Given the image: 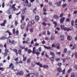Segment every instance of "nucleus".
Instances as JSON below:
<instances>
[{
	"instance_id": "obj_48",
	"label": "nucleus",
	"mask_w": 77,
	"mask_h": 77,
	"mask_svg": "<svg viewBox=\"0 0 77 77\" xmlns=\"http://www.w3.org/2000/svg\"><path fill=\"white\" fill-rule=\"evenodd\" d=\"M70 20V19L69 18H66V21H67V22H69V21Z\"/></svg>"
},
{
	"instance_id": "obj_24",
	"label": "nucleus",
	"mask_w": 77,
	"mask_h": 77,
	"mask_svg": "<svg viewBox=\"0 0 77 77\" xmlns=\"http://www.w3.org/2000/svg\"><path fill=\"white\" fill-rule=\"evenodd\" d=\"M33 13L34 14H36V8H35L33 10Z\"/></svg>"
},
{
	"instance_id": "obj_42",
	"label": "nucleus",
	"mask_w": 77,
	"mask_h": 77,
	"mask_svg": "<svg viewBox=\"0 0 77 77\" xmlns=\"http://www.w3.org/2000/svg\"><path fill=\"white\" fill-rule=\"evenodd\" d=\"M27 6L28 7H30L31 6V3H28L27 4Z\"/></svg>"
},
{
	"instance_id": "obj_35",
	"label": "nucleus",
	"mask_w": 77,
	"mask_h": 77,
	"mask_svg": "<svg viewBox=\"0 0 77 77\" xmlns=\"http://www.w3.org/2000/svg\"><path fill=\"white\" fill-rule=\"evenodd\" d=\"M13 34H15V28H14L13 29Z\"/></svg>"
},
{
	"instance_id": "obj_5",
	"label": "nucleus",
	"mask_w": 77,
	"mask_h": 77,
	"mask_svg": "<svg viewBox=\"0 0 77 77\" xmlns=\"http://www.w3.org/2000/svg\"><path fill=\"white\" fill-rule=\"evenodd\" d=\"M11 69H14V65H13V63H11L10 65L9 66V68H11Z\"/></svg>"
},
{
	"instance_id": "obj_30",
	"label": "nucleus",
	"mask_w": 77,
	"mask_h": 77,
	"mask_svg": "<svg viewBox=\"0 0 77 77\" xmlns=\"http://www.w3.org/2000/svg\"><path fill=\"white\" fill-rule=\"evenodd\" d=\"M21 17L22 18V21H24V18H25V16H24V15H22L21 16Z\"/></svg>"
},
{
	"instance_id": "obj_12",
	"label": "nucleus",
	"mask_w": 77,
	"mask_h": 77,
	"mask_svg": "<svg viewBox=\"0 0 77 77\" xmlns=\"http://www.w3.org/2000/svg\"><path fill=\"white\" fill-rule=\"evenodd\" d=\"M54 57H50V60L52 61V62H54Z\"/></svg>"
},
{
	"instance_id": "obj_3",
	"label": "nucleus",
	"mask_w": 77,
	"mask_h": 77,
	"mask_svg": "<svg viewBox=\"0 0 77 77\" xmlns=\"http://www.w3.org/2000/svg\"><path fill=\"white\" fill-rule=\"evenodd\" d=\"M65 18L64 17H63L60 20V23L61 24H62V23H63V22L64 21V20H65Z\"/></svg>"
},
{
	"instance_id": "obj_20",
	"label": "nucleus",
	"mask_w": 77,
	"mask_h": 77,
	"mask_svg": "<svg viewBox=\"0 0 77 77\" xmlns=\"http://www.w3.org/2000/svg\"><path fill=\"white\" fill-rule=\"evenodd\" d=\"M6 12L8 14V15H10L11 14V11H9V10H8L7 11H6Z\"/></svg>"
},
{
	"instance_id": "obj_32",
	"label": "nucleus",
	"mask_w": 77,
	"mask_h": 77,
	"mask_svg": "<svg viewBox=\"0 0 77 77\" xmlns=\"http://www.w3.org/2000/svg\"><path fill=\"white\" fill-rule=\"evenodd\" d=\"M15 41L14 40H13L11 41V44H15Z\"/></svg>"
},
{
	"instance_id": "obj_55",
	"label": "nucleus",
	"mask_w": 77,
	"mask_h": 77,
	"mask_svg": "<svg viewBox=\"0 0 77 77\" xmlns=\"http://www.w3.org/2000/svg\"><path fill=\"white\" fill-rule=\"evenodd\" d=\"M75 55L76 57V58H77V52H75Z\"/></svg>"
},
{
	"instance_id": "obj_54",
	"label": "nucleus",
	"mask_w": 77,
	"mask_h": 77,
	"mask_svg": "<svg viewBox=\"0 0 77 77\" xmlns=\"http://www.w3.org/2000/svg\"><path fill=\"white\" fill-rule=\"evenodd\" d=\"M69 29L71 31H72V30H73V28H72V27H70Z\"/></svg>"
},
{
	"instance_id": "obj_19",
	"label": "nucleus",
	"mask_w": 77,
	"mask_h": 77,
	"mask_svg": "<svg viewBox=\"0 0 77 77\" xmlns=\"http://www.w3.org/2000/svg\"><path fill=\"white\" fill-rule=\"evenodd\" d=\"M60 38L61 41H62L64 39V36L63 35H61L60 36Z\"/></svg>"
},
{
	"instance_id": "obj_39",
	"label": "nucleus",
	"mask_w": 77,
	"mask_h": 77,
	"mask_svg": "<svg viewBox=\"0 0 77 77\" xmlns=\"http://www.w3.org/2000/svg\"><path fill=\"white\" fill-rule=\"evenodd\" d=\"M42 25H43V26H47V24L45 23L44 22H43L42 23Z\"/></svg>"
},
{
	"instance_id": "obj_11",
	"label": "nucleus",
	"mask_w": 77,
	"mask_h": 77,
	"mask_svg": "<svg viewBox=\"0 0 77 77\" xmlns=\"http://www.w3.org/2000/svg\"><path fill=\"white\" fill-rule=\"evenodd\" d=\"M44 47L45 48L47 49V50H51V48L50 47H47L45 46H44Z\"/></svg>"
},
{
	"instance_id": "obj_50",
	"label": "nucleus",
	"mask_w": 77,
	"mask_h": 77,
	"mask_svg": "<svg viewBox=\"0 0 77 77\" xmlns=\"http://www.w3.org/2000/svg\"><path fill=\"white\" fill-rule=\"evenodd\" d=\"M35 53H36V51H32V54H35Z\"/></svg>"
},
{
	"instance_id": "obj_57",
	"label": "nucleus",
	"mask_w": 77,
	"mask_h": 77,
	"mask_svg": "<svg viewBox=\"0 0 77 77\" xmlns=\"http://www.w3.org/2000/svg\"><path fill=\"white\" fill-rule=\"evenodd\" d=\"M4 56H8V53H7V52H5L4 53Z\"/></svg>"
},
{
	"instance_id": "obj_18",
	"label": "nucleus",
	"mask_w": 77,
	"mask_h": 77,
	"mask_svg": "<svg viewBox=\"0 0 77 77\" xmlns=\"http://www.w3.org/2000/svg\"><path fill=\"white\" fill-rule=\"evenodd\" d=\"M54 17L56 20H58V19L59 18V17H58V16L56 15H54Z\"/></svg>"
},
{
	"instance_id": "obj_9",
	"label": "nucleus",
	"mask_w": 77,
	"mask_h": 77,
	"mask_svg": "<svg viewBox=\"0 0 77 77\" xmlns=\"http://www.w3.org/2000/svg\"><path fill=\"white\" fill-rule=\"evenodd\" d=\"M31 26H32V24H29L27 25L26 28V30L27 32L29 31V27H30Z\"/></svg>"
},
{
	"instance_id": "obj_29",
	"label": "nucleus",
	"mask_w": 77,
	"mask_h": 77,
	"mask_svg": "<svg viewBox=\"0 0 77 77\" xmlns=\"http://www.w3.org/2000/svg\"><path fill=\"white\" fill-rule=\"evenodd\" d=\"M9 20H11V18H12V14H10L9 16L8 17Z\"/></svg>"
},
{
	"instance_id": "obj_59",
	"label": "nucleus",
	"mask_w": 77,
	"mask_h": 77,
	"mask_svg": "<svg viewBox=\"0 0 77 77\" xmlns=\"http://www.w3.org/2000/svg\"><path fill=\"white\" fill-rule=\"evenodd\" d=\"M66 4H63V8H65V7H66Z\"/></svg>"
},
{
	"instance_id": "obj_34",
	"label": "nucleus",
	"mask_w": 77,
	"mask_h": 77,
	"mask_svg": "<svg viewBox=\"0 0 77 77\" xmlns=\"http://www.w3.org/2000/svg\"><path fill=\"white\" fill-rule=\"evenodd\" d=\"M5 51L6 53H8V52H9V50L6 48H5Z\"/></svg>"
},
{
	"instance_id": "obj_38",
	"label": "nucleus",
	"mask_w": 77,
	"mask_h": 77,
	"mask_svg": "<svg viewBox=\"0 0 77 77\" xmlns=\"http://www.w3.org/2000/svg\"><path fill=\"white\" fill-rule=\"evenodd\" d=\"M28 53L29 54V53H32V51L30 49H29V50H27Z\"/></svg>"
},
{
	"instance_id": "obj_46",
	"label": "nucleus",
	"mask_w": 77,
	"mask_h": 77,
	"mask_svg": "<svg viewBox=\"0 0 77 77\" xmlns=\"http://www.w3.org/2000/svg\"><path fill=\"white\" fill-rule=\"evenodd\" d=\"M65 61H66V59L65 58H63V63H64V62H65Z\"/></svg>"
},
{
	"instance_id": "obj_37",
	"label": "nucleus",
	"mask_w": 77,
	"mask_h": 77,
	"mask_svg": "<svg viewBox=\"0 0 77 77\" xmlns=\"http://www.w3.org/2000/svg\"><path fill=\"white\" fill-rule=\"evenodd\" d=\"M18 54H21V49L18 50Z\"/></svg>"
},
{
	"instance_id": "obj_44",
	"label": "nucleus",
	"mask_w": 77,
	"mask_h": 77,
	"mask_svg": "<svg viewBox=\"0 0 77 77\" xmlns=\"http://www.w3.org/2000/svg\"><path fill=\"white\" fill-rule=\"evenodd\" d=\"M35 54L37 55V56H39L40 54V52H37L35 53Z\"/></svg>"
},
{
	"instance_id": "obj_64",
	"label": "nucleus",
	"mask_w": 77,
	"mask_h": 77,
	"mask_svg": "<svg viewBox=\"0 0 77 77\" xmlns=\"http://www.w3.org/2000/svg\"><path fill=\"white\" fill-rule=\"evenodd\" d=\"M18 33H19L18 30H17L16 32V35H18L19 34Z\"/></svg>"
},
{
	"instance_id": "obj_60",
	"label": "nucleus",
	"mask_w": 77,
	"mask_h": 77,
	"mask_svg": "<svg viewBox=\"0 0 77 77\" xmlns=\"http://www.w3.org/2000/svg\"><path fill=\"white\" fill-rule=\"evenodd\" d=\"M29 30H30V32H31V33H32V32H33V29L31 28L30 29H29Z\"/></svg>"
},
{
	"instance_id": "obj_2",
	"label": "nucleus",
	"mask_w": 77,
	"mask_h": 77,
	"mask_svg": "<svg viewBox=\"0 0 77 77\" xmlns=\"http://www.w3.org/2000/svg\"><path fill=\"white\" fill-rule=\"evenodd\" d=\"M6 23H7V21L6 20H5L3 21V23L1 24L0 25L1 26H5Z\"/></svg>"
},
{
	"instance_id": "obj_17",
	"label": "nucleus",
	"mask_w": 77,
	"mask_h": 77,
	"mask_svg": "<svg viewBox=\"0 0 77 77\" xmlns=\"http://www.w3.org/2000/svg\"><path fill=\"white\" fill-rule=\"evenodd\" d=\"M75 27L76 28L77 27V19H76L75 21Z\"/></svg>"
},
{
	"instance_id": "obj_21",
	"label": "nucleus",
	"mask_w": 77,
	"mask_h": 77,
	"mask_svg": "<svg viewBox=\"0 0 77 77\" xmlns=\"http://www.w3.org/2000/svg\"><path fill=\"white\" fill-rule=\"evenodd\" d=\"M30 61H31V59L30 58H28L27 60V63H30Z\"/></svg>"
},
{
	"instance_id": "obj_6",
	"label": "nucleus",
	"mask_w": 77,
	"mask_h": 77,
	"mask_svg": "<svg viewBox=\"0 0 77 77\" xmlns=\"http://www.w3.org/2000/svg\"><path fill=\"white\" fill-rule=\"evenodd\" d=\"M61 2L62 1H60L55 3V4L56 5H57V6H59L60 5Z\"/></svg>"
},
{
	"instance_id": "obj_43",
	"label": "nucleus",
	"mask_w": 77,
	"mask_h": 77,
	"mask_svg": "<svg viewBox=\"0 0 77 77\" xmlns=\"http://www.w3.org/2000/svg\"><path fill=\"white\" fill-rule=\"evenodd\" d=\"M58 66H61V65H62V63H58L57 64Z\"/></svg>"
},
{
	"instance_id": "obj_16",
	"label": "nucleus",
	"mask_w": 77,
	"mask_h": 77,
	"mask_svg": "<svg viewBox=\"0 0 77 77\" xmlns=\"http://www.w3.org/2000/svg\"><path fill=\"white\" fill-rule=\"evenodd\" d=\"M23 61H26V59H27V58L26 57H24V55H23Z\"/></svg>"
},
{
	"instance_id": "obj_14",
	"label": "nucleus",
	"mask_w": 77,
	"mask_h": 77,
	"mask_svg": "<svg viewBox=\"0 0 77 77\" xmlns=\"http://www.w3.org/2000/svg\"><path fill=\"white\" fill-rule=\"evenodd\" d=\"M67 39L68 40H69V41H71V39H72V37L68 35L67 37Z\"/></svg>"
},
{
	"instance_id": "obj_58",
	"label": "nucleus",
	"mask_w": 77,
	"mask_h": 77,
	"mask_svg": "<svg viewBox=\"0 0 77 77\" xmlns=\"http://www.w3.org/2000/svg\"><path fill=\"white\" fill-rule=\"evenodd\" d=\"M38 50L39 51H41V48L39 47L38 48Z\"/></svg>"
},
{
	"instance_id": "obj_4",
	"label": "nucleus",
	"mask_w": 77,
	"mask_h": 77,
	"mask_svg": "<svg viewBox=\"0 0 77 77\" xmlns=\"http://www.w3.org/2000/svg\"><path fill=\"white\" fill-rule=\"evenodd\" d=\"M26 9H27V8H24L23 9H22L21 11H22V14H25V11H26Z\"/></svg>"
},
{
	"instance_id": "obj_10",
	"label": "nucleus",
	"mask_w": 77,
	"mask_h": 77,
	"mask_svg": "<svg viewBox=\"0 0 77 77\" xmlns=\"http://www.w3.org/2000/svg\"><path fill=\"white\" fill-rule=\"evenodd\" d=\"M36 65V63H35V61H33L31 64V66L32 67H34Z\"/></svg>"
},
{
	"instance_id": "obj_33",
	"label": "nucleus",
	"mask_w": 77,
	"mask_h": 77,
	"mask_svg": "<svg viewBox=\"0 0 77 77\" xmlns=\"http://www.w3.org/2000/svg\"><path fill=\"white\" fill-rule=\"evenodd\" d=\"M72 69H69V70H68V71H67V73H69V72H71V71H72Z\"/></svg>"
},
{
	"instance_id": "obj_63",
	"label": "nucleus",
	"mask_w": 77,
	"mask_h": 77,
	"mask_svg": "<svg viewBox=\"0 0 77 77\" xmlns=\"http://www.w3.org/2000/svg\"><path fill=\"white\" fill-rule=\"evenodd\" d=\"M63 15H64V14L63 13H61L60 16V17H62L63 16Z\"/></svg>"
},
{
	"instance_id": "obj_1",
	"label": "nucleus",
	"mask_w": 77,
	"mask_h": 77,
	"mask_svg": "<svg viewBox=\"0 0 77 77\" xmlns=\"http://www.w3.org/2000/svg\"><path fill=\"white\" fill-rule=\"evenodd\" d=\"M24 74V72L23 71H20V72H18L17 73V75H20V76H22Z\"/></svg>"
},
{
	"instance_id": "obj_40",
	"label": "nucleus",
	"mask_w": 77,
	"mask_h": 77,
	"mask_svg": "<svg viewBox=\"0 0 77 77\" xmlns=\"http://www.w3.org/2000/svg\"><path fill=\"white\" fill-rule=\"evenodd\" d=\"M13 51L14 52H15V53H17V49H14L13 50Z\"/></svg>"
},
{
	"instance_id": "obj_36",
	"label": "nucleus",
	"mask_w": 77,
	"mask_h": 77,
	"mask_svg": "<svg viewBox=\"0 0 77 77\" xmlns=\"http://www.w3.org/2000/svg\"><path fill=\"white\" fill-rule=\"evenodd\" d=\"M35 24V22L34 21V20L32 21L31 22V24H32H32Z\"/></svg>"
},
{
	"instance_id": "obj_31",
	"label": "nucleus",
	"mask_w": 77,
	"mask_h": 77,
	"mask_svg": "<svg viewBox=\"0 0 77 77\" xmlns=\"http://www.w3.org/2000/svg\"><path fill=\"white\" fill-rule=\"evenodd\" d=\"M1 70L2 71H5V69L3 67H0V70Z\"/></svg>"
},
{
	"instance_id": "obj_8",
	"label": "nucleus",
	"mask_w": 77,
	"mask_h": 77,
	"mask_svg": "<svg viewBox=\"0 0 77 77\" xmlns=\"http://www.w3.org/2000/svg\"><path fill=\"white\" fill-rule=\"evenodd\" d=\"M35 19L37 21H39V17L38 16L36 15L35 17Z\"/></svg>"
},
{
	"instance_id": "obj_56",
	"label": "nucleus",
	"mask_w": 77,
	"mask_h": 77,
	"mask_svg": "<svg viewBox=\"0 0 77 77\" xmlns=\"http://www.w3.org/2000/svg\"><path fill=\"white\" fill-rule=\"evenodd\" d=\"M47 34L48 35H50V32L49 31H47Z\"/></svg>"
},
{
	"instance_id": "obj_51",
	"label": "nucleus",
	"mask_w": 77,
	"mask_h": 77,
	"mask_svg": "<svg viewBox=\"0 0 77 77\" xmlns=\"http://www.w3.org/2000/svg\"><path fill=\"white\" fill-rule=\"evenodd\" d=\"M43 11L44 12H46L47 11L46 9L45 8V7L43 8Z\"/></svg>"
},
{
	"instance_id": "obj_53",
	"label": "nucleus",
	"mask_w": 77,
	"mask_h": 77,
	"mask_svg": "<svg viewBox=\"0 0 77 77\" xmlns=\"http://www.w3.org/2000/svg\"><path fill=\"white\" fill-rule=\"evenodd\" d=\"M53 24H54L55 26H57V23H56V22L55 21H53Z\"/></svg>"
},
{
	"instance_id": "obj_47",
	"label": "nucleus",
	"mask_w": 77,
	"mask_h": 77,
	"mask_svg": "<svg viewBox=\"0 0 77 77\" xmlns=\"http://www.w3.org/2000/svg\"><path fill=\"white\" fill-rule=\"evenodd\" d=\"M56 53L58 55H60L61 54V53L60 52H57Z\"/></svg>"
},
{
	"instance_id": "obj_26",
	"label": "nucleus",
	"mask_w": 77,
	"mask_h": 77,
	"mask_svg": "<svg viewBox=\"0 0 77 77\" xmlns=\"http://www.w3.org/2000/svg\"><path fill=\"white\" fill-rule=\"evenodd\" d=\"M23 4L24 5V6H26L27 5V3H26V2H24L23 3Z\"/></svg>"
},
{
	"instance_id": "obj_41",
	"label": "nucleus",
	"mask_w": 77,
	"mask_h": 77,
	"mask_svg": "<svg viewBox=\"0 0 77 77\" xmlns=\"http://www.w3.org/2000/svg\"><path fill=\"white\" fill-rule=\"evenodd\" d=\"M7 42H8L9 44H10V43L11 42V41L10 39H8L7 40Z\"/></svg>"
},
{
	"instance_id": "obj_27",
	"label": "nucleus",
	"mask_w": 77,
	"mask_h": 77,
	"mask_svg": "<svg viewBox=\"0 0 77 77\" xmlns=\"http://www.w3.org/2000/svg\"><path fill=\"white\" fill-rule=\"evenodd\" d=\"M74 21L73 20H72L71 22V24L72 26H74Z\"/></svg>"
},
{
	"instance_id": "obj_25",
	"label": "nucleus",
	"mask_w": 77,
	"mask_h": 77,
	"mask_svg": "<svg viewBox=\"0 0 77 77\" xmlns=\"http://www.w3.org/2000/svg\"><path fill=\"white\" fill-rule=\"evenodd\" d=\"M67 51V49L65 48L64 49V51H63V53H64V54H66V52Z\"/></svg>"
},
{
	"instance_id": "obj_52",
	"label": "nucleus",
	"mask_w": 77,
	"mask_h": 77,
	"mask_svg": "<svg viewBox=\"0 0 77 77\" xmlns=\"http://www.w3.org/2000/svg\"><path fill=\"white\" fill-rule=\"evenodd\" d=\"M15 26H17V24H18V22L16 20L15 22Z\"/></svg>"
},
{
	"instance_id": "obj_23",
	"label": "nucleus",
	"mask_w": 77,
	"mask_h": 77,
	"mask_svg": "<svg viewBox=\"0 0 77 77\" xmlns=\"http://www.w3.org/2000/svg\"><path fill=\"white\" fill-rule=\"evenodd\" d=\"M8 39V38H5V37H2L0 38V39H1L2 40H3V39Z\"/></svg>"
},
{
	"instance_id": "obj_49",
	"label": "nucleus",
	"mask_w": 77,
	"mask_h": 77,
	"mask_svg": "<svg viewBox=\"0 0 77 77\" xmlns=\"http://www.w3.org/2000/svg\"><path fill=\"white\" fill-rule=\"evenodd\" d=\"M43 68H47L48 66V65L45 66V65H43Z\"/></svg>"
},
{
	"instance_id": "obj_62",
	"label": "nucleus",
	"mask_w": 77,
	"mask_h": 77,
	"mask_svg": "<svg viewBox=\"0 0 77 77\" xmlns=\"http://www.w3.org/2000/svg\"><path fill=\"white\" fill-rule=\"evenodd\" d=\"M53 47H56V45H55L54 44H53L52 45V48Z\"/></svg>"
},
{
	"instance_id": "obj_7",
	"label": "nucleus",
	"mask_w": 77,
	"mask_h": 77,
	"mask_svg": "<svg viewBox=\"0 0 77 77\" xmlns=\"http://www.w3.org/2000/svg\"><path fill=\"white\" fill-rule=\"evenodd\" d=\"M70 77H75V73L74 72L72 73Z\"/></svg>"
},
{
	"instance_id": "obj_61",
	"label": "nucleus",
	"mask_w": 77,
	"mask_h": 77,
	"mask_svg": "<svg viewBox=\"0 0 77 77\" xmlns=\"http://www.w3.org/2000/svg\"><path fill=\"white\" fill-rule=\"evenodd\" d=\"M14 60H15V61H18V57H17L16 59H14Z\"/></svg>"
},
{
	"instance_id": "obj_28",
	"label": "nucleus",
	"mask_w": 77,
	"mask_h": 77,
	"mask_svg": "<svg viewBox=\"0 0 77 77\" xmlns=\"http://www.w3.org/2000/svg\"><path fill=\"white\" fill-rule=\"evenodd\" d=\"M65 27V26H64V25H61L60 26V28L61 29H62V30H63V29H64Z\"/></svg>"
},
{
	"instance_id": "obj_22",
	"label": "nucleus",
	"mask_w": 77,
	"mask_h": 77,
	"mask_svg": "<svg viewBox=\"0 0 77 77\" xmlns=\"http://www.w3.org/2000/svg\"><path fill=\"white\" fill-rule=\"evenodd\" d=\"M19 47L22 50L23 49H24V48H25V46H23L22 47V46H21V45H19Z\"/></svg>"
},
{
	"instance_id": "obj_15",
	"label": "nucleus",
	"mask_w": 77,
	"mask_h": 77,
	"mask_svg": "<svg viewBox=\"0 0 77 77\" xmlns=\"http://www.w3.org/2000/svg\"><path fill=\"white\" fill-rule=\"evenodd\" d=\"M57 71H59V72H62V69H61V68L60 67H58L57 68Z\"/></svg>"
},
{
	"instance_id": "obj_45",
	"label": "nucleus",
	"mask_w": 77,
	"mask_h": 77,
	"mask_svg": "<svg viewBox=\"0 0 77 77\" xmlns=\"http://www.w3.org/2000/svg\"><path fill=\"white\" fill-rule=\"evenodd\" d=\"M2 8H3L5 7V2H3L2 5Z\"/></svg>"
},
{
	"instance_id": "obj_13",
	"label": "nucleus",
	"mask_w": 77,
	"mask_h": 77,
	"mask_svg": "<svg viewBox=\"0 0 77 77\" xmlns=\"http://www.w3.org/2000/svg\"><path fill=\"white\" fill-rule=\"evenodd\" d=\"M50 54L51 56H52V57H55V54L52 52H50Z\"/></svg>"
}]
</instances>
